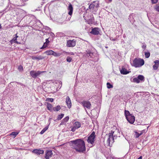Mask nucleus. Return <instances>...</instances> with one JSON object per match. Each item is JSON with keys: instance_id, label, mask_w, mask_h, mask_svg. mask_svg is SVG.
Segmentation results:
<instances>
[{"instance_id": "nucleus-1", "label": "nucleus", "mask_w": 159, "mask_h": 159, "mask_svg": "<svg viewBox=\"0 0 159 159\" xmlns=\"http://www.w3.org/2000/svg\"><path fill=\"white\" fill-rule=\"evenodd\" d=\"M70 145L77 152H83L86 150L84 141L82 139H78L69 142Z\"/></svg>"}, {"instance_id": "nucleus-2", "label": "nucleus", "mask_w": 159, "mask_h": 159, "mask_svg": "<svg viewBox=\"0 0 159 159\" xmlns=\"http://www.w3.org/2000/svg\"><path fill=\"white\" fill-rule=\"evenodd\" d=\"M120 133L119 130L116 129L115 130H112L109 134L108 138L107 141L108 145L111 146L114 142V139H116L118 134Z\"/></svg>"}, {"instance_id": "nucleus-3", "label": "nucleus", "mask_w": 159, "mask_h": 159, "mask_svg": "<svg viewBox=\"0 0 159 159\" xmlns=\"http://www.w3.org/2000/svg\"><path fill=\"white\" fill-rule=\"evenodd\" d=\"M144 61L143 59L140 58H135L133 61V66L135 67H139L144 65Z\"/></svg>"}, {"instance_id": "nucleus-4", "label": "nucleus", "mask_w": 159, "mask_h": 159, "mask_svg": "<svg viewBox=\"0 0 159 159\" xmlns=\"http://www.w3.org/2000/svg\"><path fill=\"white\" fill-rule=\"evenodd\" d=\"M99 3L98 2H93L90 4L89 6V8L93 12V11H96L98 10L97 8L99 7Z\"/></svg>"}, {"instance_id": "nucleus-5", "label": "nucleus", "mask_w": 159, "mask_h": 159, "mask_svg": "<svg viewBox=\"0 0 159 159\" xmlns=\"http://www.w3.org/2000/svg\"><path fill=\"white\" fill-rule=\"evenodd\" d=\"M45 72H46V71H38L36 72L35 71L31 70L30 72V74L33 78H35L37 76H39L42 73Z\"/></svg>"}, {"instance_id": "nucleus-6", "label": "nucleus", "mask_w": 159, "mask_h": 159, "mask_svg": "<svg viewBox=\"0 0 159 159\" xmlns=\"http://www.w3.org/2000/svg\"><path fill=\"white\" fill-rule=\"evenodd\" d=\"M95 137V132H93L91 135L88 137L87 142L92 144L94 143V139Z\"/></svg>"}, {"instance_id": "nucleus-7", "label": "nucleus", "mask_w": 159, "mask_h": 159, "mask_svg": "<svg viewBox=\"0 0 159 159\" xmlns=\"http://www.w3.org/2000/svg\"><path fill=\"white\" fill-rule=\"evenodd\" d=\"M84 107L88 109H90L91 108V105L90 102L88 101H83L81 102Z\"/></svg>"}, {"instance_id": "nucleus-8", "label": "nucleus", "mask_w": 159, "mask_h": 159, "mask_svg": "<svg viewBox=\"0 0 159 159\" xmlns=\"http://www.w3.org/2000/svg\"><path fill=\"white\" fill-rule=\"evenodd\" d=\"M76 41L74 39L67 40L66 46L69 47H74L75 45Z\"/></svg>"}, {"instance_id": "nucleus-9", "label": "nucleus", "mask_w": 159, "mask_h": 159, "mask_svg": "<svg viewBox=\"0 0 159 159\" xmlns=\"http://www.w3.org/2000/svg\"><path fill=\"white\" fill-rule=\"evenodd\" d=\"M128 121L131 124H133L135 121V117L132 115L129 116L126 118Z\"/></svg>"}, {"instance_id": "nucleus-10", "label": "nucleus", "mask_w": 159, "mask_h": 159, "mask_svg": "<svg viewBox=\"0 0 159 159\" xmlns=\"http://www.w3.org/2000/svg\"><path fill=\"white\" fill-rule=\"evenodd\" d=\"M53 155V153L52 151L47 150L46 151L45 158L46 159H49L50 157H51Z\"/></svg>"}, {"instance_id": "nucleus-11", "label": "nucleus", "mask_w": 159, "mask_h": 159, "mask_svg": "<svg viewBox=\"0 0 159 159\" xmlns=\"http://www.w3.org/2000/svg\"><path fill=\"white\" fill-rule=\"evenodd\" d=\"M90 33L93 35H98L99 34V29L98 28H94L92 29Z\"/></svg>"}, {"instance_id": "nucleus-12", "label": "nucleus", "mask_w": 159, "mask_h": 159, "mask_svg": "<svg viewBox=\"0 0 159 159\" xmlns=\"http://www.w3.org/2000/svg\"><path fill=\"white\" fill-rule=\"evenodd\" d=\"M66 102L68 107L70 108L71 107V102L70 98L69 96L66 97Z\"/></svg>"}, {"instance_id": "nucleus-13", "label": "nucleus", "mask_w": 159, "mask_h": 159, "mask_svg": "<svg viewBox=\"0 0 159 159\" xmlns=\"http://www.w3.org/2000/svg\"><path fill=\"white\" fill-rule=\"evenodd\" d=\"M32 152L37 155H40L43 154L44 151L39 149H35Z\"/></svg>"}, {"instance_id": "nucleus-14", "label": "nucleus", "mask_w": 159, "mask_h": 159, "mask_svg": "<svg viewBox=\"0 0 159 159\" xmlns=\"http://www.w3.org/2000/svg\"><path fill=\"white\" fill-rule=\"evenodd\" d=\"M155 64L153 66V67L154 70H156L159 66V60H156L154 61Z\"/></svg>"}, {"instance_id": "nucleus-15", "label": "nucleus", "mask_w": 159, "mask_h": 159, "mask_svg": "<svg viewBox=\"0 0 159 159\" xmlns=\"http://www.w3.org/2000/svg\"><path fill=\"white\" fill-rule=\"evenodd\" d=\"M120 70V73L123 75L127 74L129 72V71H127L124 67H122V69L121 70Z\"/></svg>"}, {"instance_id": "nucleus-16", "label": "nucleus", "mask_w": 159, "mask_h": 159, "mask_svg": "<svg viewBox=\"0 0 159 159\" xmlns=\"http://www.w3.org/2000/svg\"><path fill=\"white\" fill-rule=\"evenodd\" d=\"M68 10L69 11L68 14L70 16L71 15L73 12V8L72 5L71 4L69 5Z\"/></svg>"}, {"instance_id": "nucleus-17", "label": "nucleus", "mask_w": 159, "mask_h": 159, "mask_svg": "<svg viewBox=\"0 0 159 159\" xmlns=\"http://www.w3.org/2000/svg\"><path fill=\"white\" fill-rule=\"evenodd\" d=\"M86 56L88 57H93V53L90 50H87L86 51Z\"/></svg>"}, {"instance_id": "nucleus-18", "label": "nucleus", "mask_w": 159, "mask_h": 159, "mask_svg": "<svg viewBox=\"0 0 159 159\" xmlns=\"http://www.w3.org/2000/svg\"><path fill=\"white\" fill-rule=\"evenodd\" d=\"M45 57H44L41 56H39L38 57L34 56H32V59L33 60H40L43 59Z\"/></svg>"}, {"instance_id": "nucleus-19", "label": "nucleus", "mask_w": 159, "mask_h": 159, "mask_svg": "<svg viewBox=\"0 0 159 159\" xmlns=\"http://www.w3.org/2000/svg\"><path fill=\"white\" fill-rule=\"evenodd\" d=\"M74 126L77 129L80 128L81 126V124L80 122L77 121L74 124Z\"/></svg>"}, {"instance_id": "nucleus-20", "label": "nucleus", "mask_w": 159, "mask_h": 159, "mask_svg": "<svg viewBox=\"0 0 159 159\" xmlns=\"http://www.w3.org/2000/svg\"><path fill=\"white\" fill-rule=\"evenodd\" d=\"M137 77L138 78V79L140 81V82L142 81H144V77L143 75H139Z\"/></svg>"}, {"instance_id": "nucleus-21", "label": "nucleus", "mask_w": 159, "mask_h": 159, "mask_svg": "<svg viewBox=\"0 0 159 159\" xmlns=\"http://www.w3.org/2000/svg\"><path fill=\"white\" fill-rule=\"evenodd\" d=\"M44 53L48 55H52L53 51L52 50H48L45 51Z\"/></svg>"}, {"instance_id": "nucleus-22", "label": "nucleus", "mask_w": 159, "mask_h": 159, "mask_svg": "<svg viewBox=\"0 0 159 159\" xmlns=\"http://www.w3.org/2000/svg\"><path fill=\"white\" fill-rule=\"evenodd\" d=\"M61 54L62 53H57L53 51L52 55L55 57H58L61 56Z\"/></svg>"}, {"instance_id": "nucleus-23", "label": "nucleus", "mask_w": 159, "mask_h": 159, "mask_svg": "<svg viewBox=\"0 0 159 159\" xmlns=\"http://www.w3.org/2000/svg\"><path fill=\"white\" fill-rule=\"evenodd\" d=\"M47 107L48 110H50V111H52V105L49 103H47Z\"/></svg>"}, {"instance_id": "nucleus-24", "label": "nucleus", "mask_w": 159, "mask_h": 159, "mask_svg": "<svg viewBox=\"0 0 159 159\" xmlns=\"http://www.w3.org/2000/svg\"><path fill=\"white\" fill-rule=\"evenodd\" d=\"M61 107L60 106H57V107H54L53 108L52 110L54 111H58L61 109Z\"/></svg>"}, {"instance_id": "nucleus-25", "label": "nucleus", "mask_w": 159, "mask_h": 159, "mask_svg": "<svg viewBox=\"0 0 159 159\" xmlns=\"http://www.w3.org/2000/svg\"><path fill=\"white\" fill-rule=\"evenodd\" d=\"M48 126L45 127L44 128L43 130L41 131L40 133L41 134H43L48 129Z\"/></svg>"}, {"instance_id": "nucleus-26", "label": "nucleus", "mask_w": 159, "mask_h": 159, "mask_svg": "<svg viewBox=\"0 0 159 159\" xmlns=\"http://www.w3.org/2000/svg\"><path fill=\"white\" fill-rule=\"evenodd\" d=\"M133 80L134 82L137 83H139L140 82V81L139 80L138 77L134 78L133 79Z\"/></svg>"}, {"instance_id": "nucleus-27", "label": "nucleus", "mask_w": 159, "mask_h": 159, "mask_svg": "<svg viewBox=\"0 0 159 159\" xmlns=\"http://www.w3.org/2000/svg\"><path fill=\"white\" fill-rule=\"evenodd\" d=\"M143 134V132L142 131L141 132L139 133L136 132H135V137L136 138H138L140 135H142Z\"/></svg>"}, {"instance_id": "nucleus-28", "label": "nucleus", "mask_w": 159, "mask_h": 159, "mask_svg": "<svg viewBox=\"0 0 159 159\" xmlns=\"http://www.w3.org/2000/svg\"><path fill=\"white\" fill-rule=\"evenodd\" d=\"M18 132H13L11 133L10 134V135L14 136V138H15L16 136L18 134Z\"/></svg>"}, {"instance_id": "nucleus-29", "label": "nucleus", "mask_w": 159, "mask_h": 159, "mask_svg": "<svg viewBox=\"0 0 159 159\" xmlns=\"http://www.w3.org/2000/svg\"><path fill=\"white\" fill-rule=\"evenodd\" d=\"M125 116H126V117L127 118V116H130L131 115V114H130V113L129 112V111H128L125 110Z\"/></svg>"}, {"instance_id": "nucleus-30", "label": "nucleus", "mask_w": 159, "mask_h": 159, "mask_svg": "<svg viewBox=\"0 0 159 159\" xmlns=\"http://www.w3.org/2000/svg\"><path fill=\"white\" fill-rule=\"evenodd\" d=\"M107 87L108 89H110L111 88H112L113 87V86L111 84L109 83H107Z\"/></svg>"}, {"instance_id": "nucleus-31", "label": "nucleus", "mask_w": 159, "mask_h": 159, "mask_svg": "<svg viewBox=\"0 0 159 159\" xmlns=\"http://www.w3.org/2000/svg\"><path fill=\"white\" fill-rule=\"evenodd\" d=\"M145 57L146 58H148L150 56V53L148 52H145L144 54Z\"/></svg>"}, {"instance_id": "nucleus-32", "label": "nucleus", "mask_w": 159, "mask_h": 159, "mask_svg": "<svg viewBox=\"0 0 159 159\" xmlns=\"http://www.w3.org/2000/svg\"><path fill=\"white\" fill-rule=\"evenodd\" d=\"M64 114H61V115H59L57 118V119L59 120H61L64 116Z\"/></svg>"}, {"instance_id": "nucleus-33", "label": "nucleus", "mask_w": 159, "mask_h": 159, "mask_svg": "<svg viewBox=\"0 0 159 159\" xmlns=\"http://www.w3.org/2000/svg\"><path fill=\"white\" fill-rule=\"evenodd\" d=\"M18 37V36H17V34H16V37H14L13 38V40L14 41L15 43H18V42L16 41L17 38Z\"/></svg>"}, {"instance_id": "nucleus-34", "label": "nucleus", "mask_w": 159, "mask_h": 159, "mask_svg": "<svg viewBox=\"0 0 159 159\" xmlns=\"http://www.w3.org/2000/svg\"><path fill=\"white\" fill-rule=\"evenodd\" d=\"M18 70L20 71H22L23 70V67L22 66L20 65L18 67Z\"/></svg>"}, {"instance_id": "nucleus-35", "label": "nucleus", "mask_w": 159, "mask_h": 159, "mask_svg": "<svg viewBox=\"0 0 159 159\" xmlns=\"http://www.w3.org/2000/svg\"><path fill=\"white\" fill-rule=\"evenodd\" d=\"M71 60H72V58L71 57H68L67 58L66 61H68L69 62H70L71 61Z\"/></svg>"}, {"instance_id": "nucleus-36", "label": "nucleus", "mask_w": 159, "mask_h": 159, "mask_svg": "<svg viewBox=\"0 0 159 159\" xmlns=\"http://www.w3.org/2000/svg\"><path fill=\"white\" fill-rule=\"evenodd\" d=\"M69 119V117L68 116H66V117L65 118H64L63 119V120L65 122H66Z\"/></svg>"}, {"instance_id": "nucleus-37", "label": "nucleus", "mask_w": 159, "mask_h": 159, "mask_svg": "<svg viewBox=\"0 0 159 159\" xmlns=\"http://www.w3.org/2000/svg\"><path fill=\"white\" fill-rule=\"evenodd\" d=\"M46 43H44L43 45V46L41 48V49H43V48H46L47 46V45L46 44Z\"/></svg>"}, {"instance_id": "nucleus-38", "label": "nucleus", "mask_w": 159, "mask_h": 159, "mask_svg": "<svg viewBox=\"0 0 159 159\" xmlns=\"http://www.w3.org/2000/svg\"><path fill=\"white\" fill-rule=\"evenodd\" d=\"M155 9L157 11L159 12V6H156Z\"/></svg>"}, {"instance_id": "nucleus-39", "label": "nucleus", "mask_w": 159, "mask_h": 159, "mask_svg": "<svg viewBox=\"0 0 159 159\" xmlns=\"http://www.w3.org/2000/svg\"><path fill=\"white\" fill-rule=\"evenodd\" d=\"M76 129H77V128H76L74 126H73V127L72 128L71 130L73 132H74Z\"/></svg>"}, {"instance_id": "nucleus-40", "label": "nucleus", "mask_w": 159, "mask_h": 159, "mask_svg": "<svg viewBox=\"0 0 159 159\" xmlns=\"http://www.w3.org/2000/svg\"><path fill=\"white\" fill-rule=\"evenodd\" d=\"M48 101L52 102L53 101V99L52 98H49L48 99Z\"/></svg>"}, {"instance_id": "nucleus-41", "label": "nucleus", "mask_w": 159, "mask_h": 159, "mask_svg": "<svg viewBox=\"0 0 159 159\" xmlns=\"http://www.w3.org/2000/svg\"><path fill=\"white\" fill-rule=\"evenodd\" d=\"M153 3H155L157 2L158 0H151Z\"/></svg>"}, {"instance_id": "nucleus-42", "label": "nucleus", "mask_w": 159, "mask_h": 159, "mask_svg": "<svg viewBox=\"0 0 159 159\" xmlns=\"http://www.w3.org/2000/svg\"><path fill=\"white\" fill-rule=\"evenodd\" d=\"M142 47L143 49H145L146 47V45L145 44H144L142 46Z\"/></svg>"}, {"instance_id": "nucleus-43", "label": "nucleus", "mask_w": 159, "mask_h": 159, "mask_svg": "<svg viewBox=\"0 0 159 159\" xmlns=\"http://www.w3.org/2000/svg\"><path fill=\"white\" fill-rule=\"evenodd\" d=\"M46 42L45 43H46V44L47 45L48 43L49 42V41H48V39H46Z\"/></svg>"}, {"instance_id": "nucleus-44", "label": "nucleus", "mask_w": 159, "mask_h": 159, "mask_svg": "<svg viewBox=\"0 0 159 159\" xmlns=\"http://www.w3.org/2000/svg\"><path fill=\"white\" fill-rule=\"evenodd\" d=\"M110 40L114 41L116 40V39H112L111 38H110Z\"/></svg>"}, {"instance_id": "nucleus-45", "label": "nucleus", "mask_w": 159, "mask_h": 159, "mask_svg": "<svg viewBox=\"0 0 159 159\" xmlns=\"http://www.w3.org/2000/svg\"><path fill=\"white\" fill-rule=\"evenodd\" d=\"M136 159H142V156H140L139 158H138Z\"/></svg>"}, {"instance_id": "nucleus-46", "label": "nucleus", "mask_w": 159, "mask_h": 159, "mask_svg": "<svg viewBox=\"0 0 159 159\" xmlns=\"http://www.w3.org/2000/svg\"><path fill=\"white\" fill-rule=\"evenodd\" d=\"M70 54H71V55H74V53L73 52H70Z\"/></svg>"}, {"instance_id": "nucleus-47", "label": "nucleus", "mask_w": 159, "mask_h": 159, "mask_svg": "<svg viewBox=\"0 0 159 159\" xmlns=\"http://www.w3.org/2000/svg\"><path fill=\"white\" fill-rule=\"evenodd\" d=\"M112 0H109V2H111V1Z\"/></svg>"}]
</instances>
